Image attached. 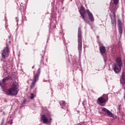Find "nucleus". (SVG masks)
<instances>
[{
    "instance_id": "18",
    "label": "nucleus",
    "mask_w": 125,
    "mask_h": 125,
    "mask_svg": "<svg viewBox=\"0 0 125 125\" xmlns=\"http://www.w3.org/2000/svg\"><path fill=\"white\" fill-rule=\"evenodd\" d=\"M34 98H35V95H34V93H31L30 99H34Z\"/></svg>"
},
{
    "instance_id": "28",
    "label": "nucleus",
    "mask_w": 125,
    "mask_h": 125,
    "mask_svg": "<svg viewBox=\"0 0 125 125\" xmlns=\"http://www.w3.org/2000/svg\"><path fill=\"white\" fill-rule=\"evenodd\" d=\"M63 42H65V41L64 40H63Z\"/></svg>"
},
{
    "instance_id": "12",
    "label": "nucleus",
    "mask_w": 125,
    "mask_h": 125,
    "mask_svg": "<svg viewBox=\"0 0 125 125\" xmlns=\"http://www.w3.org/2000/svg\"><path fill=\"white\" fill-rule=\"evenodd\" d=\"M102 111L107 114L109 117H110V118L113 117V113H112L109 110L107 109V108L103 107Z\"/></svg>"
},
{
    "instance_id": "8",
    "label": "nucleus",
    "mask_w": 125,
    "mask_h": 125,
    "mask_svg": "<svg viewBox=\"0 0 125 125\" xmlns=\"http://www.w3.org/2000/svg\"><path fill=\"white\" fill-rule=\"evenodd\" d=\"M121 67L122 65H120L117 63H114L112 65V68L115 73H116V74L118 73H120V71H121V70H122Z\"/></svg>"
},
{
    "instance_id": "5",
    "label": "nucleus",
    "mask_w": 125,
    "mask_h": 125,
    "mask_svg": "<svg viewBox=\"0 0 125 125\" xmlns=\"http://www.w3.org/2000/svg\"><path fill=\"white\" fill-rule=\"evenodd\" d=\"M108 94H104L103 96L99 97L97 100V103L100 106H105L106 105V102L108 101Z\"/></svg>"
},
{
    "instance_id": "25",
    "label": "nucleus",
    "mask_w": 125,
    "mask_h": 125,
    "mask_svg": "<svg viewBox=\"0 0 125 125\" xmlns=\"http://www.w3.org/2000/svg\"><path fill=\"white\" fill-rule=\"evenodd\" d=\"M41 63H42L43 64H44L43 61H41Z\"/></svg>"
},
{
    "instance_id": "3",
    "label": "nucleus",
    "mask_w": 125,
    "mask_h": 125,
    "mask_svg": "<svg viewBox=\"0 0 125 125\" xmlns=\"http://www.w3.org/2000/svg\"><path fill=\"white\" fill-rule=\"evenodd\" d=\"M82 48L83 40L82 39V29H81V27H79L78 33V49L79 50V54L82 53Z\"/></svg>"
},
{
    "instance_id": "9",
    "label": "nucleus",
    "mask_w": 125,
    "mask_h": 125,
    "mask_svg": "<svg viewBox=\"0 0 125 125\" xmlns=\"http://www.w3.org/2000/svg\"><path fill=\"white\" fill-rule=\"evenodd\" d=\"M85 9L83 6L81 7L80 10H79L80 14H81L83 21H84L85 23H86V21H85V16L84 14L85 13Z\"/></svg>"
},
{
    "instance_id": "4",
    "label": "nucleus",
    "mask_w": 125,
    "mask_h": 125,
    "mask_svg": "<svg viewBox=\"0 0 125 125\" xmlns=\"http://www.w3.org/2000/svg\"><path fill=\"white\" fill-rule=\"evenodd\" d=\"M41 118L43 124L48 125H50L51 124L52 118H51V114L50 113H48L45 115L43 114Z\"/></svg>"
},
{
    "instance_id": "15",
    "label": "nucleus",
    "mask_w": 125,
    "mask_h": 125,
    "mask_svg": "<svg viewBox=\"0 0 125 125\" xmlns=\"http://www.w3.org/2000/svg\"><path fill=\"white\" fill-rule=\"evenodd\" d=\"M100 51L103 56V54L106 53V48L105 47V46H103L100 47Z\"/></svg>"
},
{
    "instance_id": "14",
    "label": "nucleus",
    "mask_w": 125,
    "mask_h": 125,
    "mask_svg": "<svg viewBox=\"0 0 125 125\" xmlns=\"http://www.w3.org/2000/svg\"><path fill=\"white\" fill-rule=\"evenodd\" d=\"M87 14L88 16L89 19L90 20V21H94V18H93V15H92V13L89 11V10H87Z\"/></svg>"
},
{
    "instance_id": "16",
    "label": "nucleus",
    "mask_w": 125,
    "mask_h": 125,
    "mask_svg": "<svg viewBox=\"0 0 125 125\" xmlns=\"http://www.w3.org/2000/svg\"><path fill=\"white\" fill-rule=\"evenodd\" d=\"M60 105L61 106L62 109H65V105L66 102L64 101H62L60 102Z\"/></svg>"
},
{
    "instance_id": "22",
    "label": "nucleus",
    "mask_w": 125,
    "mask_h": 125,
    "mask_svg": "<svg viewBox=\"0 0 125 125\" xmlns=\"http://www.w3.org/2000/svg\"><path fill=\"white\" fill-rule=\"evenodd\" d=\"M33 93H35V94L37 93V88H36L35 90L33 91Z\"/></svg>"
},
{
    "instance_id": "1",
    "label": "nucleus",
    "mask_w": 125,
    "mask_h": 125,
    "mask_svg": "<svg viewBox=\"0 0 125 125\" xmlns=\"http://www.w3.org/2000/svg\"><path fill=\"white\" fill-rule=\"evenodd\" d=\"M118 7L119 6L118 5V4L110 3V5L109 6V9L111 13L109 14V16L111 19V24L112 25V28L114 32H116V31H117L116 12H117V9H118Z\"/></svg>"
},
{
    "instance_id": "29",
    "label": "nucleus",
    "mask_w": 125,
    "mask_h": 125,
    "mask_svg": "<svg viewBox=\"0 0 125 125\" xmlns=\"http://www.w3.org/2000/svg\"><path fill=\"white\" fill-rule=\"evenodd\" d=\"M54 22H56V21H54Z\"/></svg>"
},
{
    "instance_id": "6",
    "label": "nucleus",
    "mask_w": 125,
    "mask_h": 125,
    "mask_svg": "<svg viewBox=\"0 0 125 125\" xmlns=\"http://www.w3.org/2000/svg\"><path fill=\"white\" fill-rule=\"evenodd\" d=\"M41 74V69L39 68L37 73L36 74L34 75L33 81H32V84L30 86V89H32L35 86L36 84V83L39 81V77H40V74Z\"/></svg>"
},
{
    "instance_id": "7",
    "label": "nucleus",
    "mask_w": 125,
    "mask_h": 125,
    "mask_svg": "<svg viewBox=\"0 0 125 125\" xmlns=\"http://www.w3.org/2000/svg\"><path fill=\"white\" fill-rule=\"evenodd\" d=\"M117 25L119 33L120 35V36H122V34H123V28L124 27V24H123L121 20L118 19L117 20Z\"/></svg>"
},
{
    "instance_id": "21",
    "label": "nucleus",
    "mask_w": 125,
    "mask_h": 125,
    "mask_svg": "<svg viewBox=\"0 0 125 125\" xmlns=\"http://www.w3.org/2000/svg\"><path fill=\"white\" fill-rule=\"evenodd\" d=\"M16 21L17 23V24H18V21H19L18 18H17V17L16 18Z\"/></svg>"
},
{
    "instance_id": "26",
    "label": "nucleus",
    "mask_w": 125,
    "mask_h": 125,
    "mask_svg": "<svg viewBox=\"0 0 125 125\" xmlns=\"http://www.w3.org/2000/svg\"><path fill=\"white\" fill-rule=\"evenodd\" d=\"M32 68L33 69H34V68H35V66H33L32 67Z\"/></svg>"
},
{
    "instance_id": "24",
    "label": "nucleus",
    "mask_w": 125,
    "mask_h": 125,
    "mask_svg": "<svg viewBox=\"0 0 125 125\" xmlns=\"http://www.w3.org/2000/svg\"><path fill=\"white\" fill-rule=\"evenodd\" d=\"M0 61H4V60L1 59Z\"/></svg>"
},
{
    "instance_id": "2",
    "label": "nucleus",
    "mask_w": 125,
    "mask_h": 125,
    "mask_svg": "<svg viewBox=\"0 0 125 125\" xmlns=\"http://www.w3.org/2000/svg\"><path fill=\"white\" fill-rule=\"evenodd\" d=\"M19 87V84L17 82H14L12 84V86L8 90L5 91V94L10 96H14L18 94V88Z\"/></svg>"
},
{
    "instance_id": "23",
    "label": "nucleus",
    "mask_w": 125,
    "mask_h": 125,
    "mask_svg": "<svg viewBox=\"0 0 125 125\" xmlns=\"http://www.w3.org/2000/svg\"><path fill=\"white\" fill-rule=\"evenodd\" d=\"M9 125H12V124H13L12 120H11V122L10 121L9 122Z\"/></svg>"
},
{
    "instance_id": "19",
    "label": "nucleus",
    "mask_w": 125,
    "mask_h": 125,
    "mask_svg": "<svg viewBox=\"0 0 125 125\" xmlns=\"http://www.w3.org/2000/svg\"><path fill=\"white\" fill-rule=\"evenodd\" d=\"M3 124H4V118H2L0 125H3Z\"/></svg>"
},
{
    "instance_id": "20",
    "label": "nucleus",
    "mask_w": 125,
    "mask_h": 125,
    "mask_svg": "<svg viewBox=\"0 0 125 125\" xmlns=\"http://www.w3.org/2000/svg\"><path fill=\"white\" fill-rule=\"evenodd\" d=\"M86 103V102H85V101H83V103H82L83 106H84V105H85Z\"/></svg>"
},
{
    "instance_id": "11",
    "label": "nucleus",
    "mask_w": 125,
    "mask_h": 125,
    "mask_svg": "<svg viewBox=\"0 0 125 125\" xmlns=\"http://www.w3.org/2000/svg\"><path fill=\"white\" fill-rule=\"evenodd\" d=\"M9 78H10L9 76L6 77L2 79V82L0 81V85L1 87L4 88V86H5V85L6 84V82L9 80Z\"/></svg>"
},
{
    "instance_id": "27",
    "label": "nucleus",
    "mask_w": 125,
    "mask_h": 125,
    "mask_svg": "<svg viewBox=\"0 0 125 125\" xmlns=\"http://www.w3.org/2000/svg\"><path fill=\"white\" fill-rule=\"evenodd\" d=\"M51 25H52V22L51 23Z\"/></svg>"
},
{
    "instance_id": "17",
    "label": "nucleus",
    "mask_w": 125,
    "mask_h": 125,
    "mask_svg": "<svg viewBox=\"0 0 125 125\" xmlns=\"http://www.w3.org/2000/svg\"><path fill=\"white\" fill-rule=\"evenodd\" d=\"M118 2H119V0H113V2H111V3H113V4H118Z\"/></svg>"
},
{
    "instance_id": "10",
    "label": "nucleus",
    "mask_w": 125,
    "mask_h": 125,
    "mask_svg": "<svg viewBox=\"0 0 125 125\" xmlns=\"http://www.w3.org/2000/svg\"><path fill=\"white\" fill-rule=\"evenodd\" d=\"M9 51V49L8 47H6L4 48L3 52L2 53V57L4 59L6 57H8V52Z\"/></svg>"
},
{
    "instance_id": "13",
    "label": "nucleus",
    "mask_w": 125,
    "mask_h": 125,
    "mask_svg": "<svg viewBox=\"0 0 125 125\" xmlns=\"http://www.w3.org/2000/svg\"><path fill=\"white\" fill-rule=\"evenodd\" d=\"M116 62L117 65L120 66H123V61L122 60V58L118 57L116 58L115 60Z\"/></svg>"
}]
</instances>
